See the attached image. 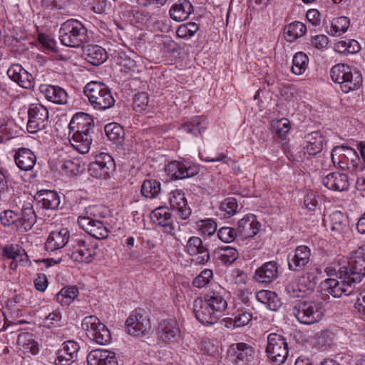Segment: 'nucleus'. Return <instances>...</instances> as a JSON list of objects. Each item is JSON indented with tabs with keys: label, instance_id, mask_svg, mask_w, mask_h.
<instances>
[{
	"label": "nucleus",
	"instance_id": "nucleus-1",
	"mask_svg": "<svg viewBox=\"0 0 365 365\" xmlns=\"http://www.w3.org/2000/svg\"><path fill=\"white\" fill-rule=\"evenodd\" d=\"M222 290L209 291L203 297L194 301L193 309L196 319L204 325L215 324L224 314L227 302Z\"/></svg>",
	"mask_w": 365,
	"mask_h": 365
},
{
	"label": "nucleus",
	"instance_id": "nucleus-2",
	"mask_svg": "<svg viewBox=\"0 0 365 365\" xmlns=\"http://www.w3.org/2000/svg\"><path fill=\"white\" fill-rule=\"evenodd\" d=\"M93 117L83 112L75 113L68 124V138L72 146L80 153H88L93 141Z\"/></svg>",
	"mask_w": 365,
	"mask_h": 365
},
{
	"label": "nucleus",
	"instance_id": "nucleus-3",
	"mask_svg": "<svg viewBox=\"0 0 365 365\" xmlns=\"http://www.w3.org/2000/svg\"><path fill=\"white\" fill-rule=\"evenodd\" d=\"M61 42L69 47L78 48L88 41L87 29L78 20L71 19L61 24Z\"/></svg>",
	"mask_w": 365,
	"mask_h": 365
},
{
	"label": "nucleus",
	"instance_id": "nucleus-4",
	"mask_svg": "<svg viewBox=\"0 0 365 365\" xmlns=\"http://www.w3.org/2000/svg\"><path fill=\"white\" fill-rule=\"evenodd\" d=\"M339 274L347 275V278L358 284L365 277V245L351 252L346 265L339 267Z\"/></svg>",
	"mask_w": 365,
	"mask_h": 365
},
{
	"label": "nucleus",
	"instance_id": "nucleus-5",
	"mask_svg": "<svg viewBox=\"0 0 365 365\" xmlns=\"http://www.w3.org/2000/svg\"><path fill=\"white\" fill-rule=\"evenodd\" d=\"M288 353V344L282 335L277 333L268 334L266 354L271 364L273 365L284 364Z\"/></svg>",
	"mask_w": 365,
	"mask_h": 365
},
{
	"label": "nucleus",
	"instance_id": "nucleus-6",
	"mask_svg": "<svg viewBox=\"0 0 365 365\" xmlns=\"http://www.w3.org/2000/svg\"><path fill=\"white\" fill-rule=\"evenodd\" d=\"M87 336L93 341L101 345H106L111 340L110 331L99 319L93 315L86 317L81 324Z\"/></svg>",
	"mask_w": 365,
	"mask_h": 365
},
{
	"label": "nucleus",
	"instance_id": "nucleus-7",
	"mask_svg": "<svg viewBox=\"0 0 365 365\" xmlns=\"http://www.w3.org/2000/svg\"><path fill=\"white\" fill-rule=\"evenodd\" d=\"M293 314L301 324H312L322 319L323 309L320 303L311 301L299 302L293 308Z\"/></svg>",
	"mask_w": 365,
	"mask_h": 365
},
{
	"label": "nucleus",
	"instance_id": "nucleus-8",
	"mask_svg": "<svg viewBox=\"0 0 365 365\" xmlns=\"http://www.w3.org/2000/svg\"><path fill=\"white\" fill-rule=\"evenodd\" d=\"M156 336L158 341L164 344L171 345L178 343L181 337L178 322L173 318L160 320L156 329Z\"/></svg>",
	"mask_w": 365,
	"mask_h": 365
},
{
	"label": "nucleus",
	"instance_id": "nucleus-9",
	"mask_svg": "<svg viewBox=\"0 0 365 365\" xmlns=\"http://www.w3.org/2000/svg\"><path fill=\"white\" fill-rule=\"evenodd\" d=\"M71 258L76 262L90 263L96 255L97 245L90 240L77 238L71 241Z\"/></svg>",
	"mask_w": 365,
	"mask_h": 365
},
{
	"label": "nucleus",
	"instance_id": "nucleus-10",
	"mask_svg": "<svg viewBox=\"0 0 365 365\" xmlns=\"http://www.w3.org/2000/svg\"><path fill=\"white\" fill-rule=\"evenodd\" d=\"M356 283L351 279L347 278V275L339 274V279L329 278L324 280V287L329 294L334 297L339 298L349 296L353 293Z\"/></svg>",
	"mask_w": 365,
	"mask_h": 365
},
{
	"label": "nucleus",
	"instance_id": "nucleus-11",
	"mask_svg": "<svg viewBox=\"0 0 365 365\" xmlns=\"http://www.w3.org/2000/svg\"><path fill=\"white\" fill-rule=\"evenodd\" d=\"M165 170L171 179L182 180L196 175L200 167L185 161L173 160L165 166Z\"/></svg>",
	"mask_w": 365,
	"mask_h": 365
},
{
	"label": "nucleus",
	"instance_id": "nucleus-12",
	"mask_svg": "<svg viewBox=\"0 0 365 365\" xmlns=\"http://www.w3.org/2000/svg\"><path fill=\"white\" fill-rule=\"evenodd\" d=\"M125 329L130 335L142 336L150 332L151 322L148 316L135 311L126 319Z\"/></svg>",
	"mask_w": 365,
	"mask_h": 365
},
{
	"label": "nucleus",
	"instance_id": "nucleus-13",
	"mask_svg": "<svg viewBox=\"0 0 365 365\" xmlns=\"http://www.w3.org/2000/svg\"><path fill=\"white\" fill-rule=\"evenodd\" d=\"M29 120L27 130L30 133H36L44 129L48 120V111L41 104H33L28 110Z\"/></svg>",
	"mask_w": 365,
	"mask_h": 365
},
{
	"label": "nucleus",
	"instance_id": "nucleus-14",
	"mask_svg": "<svg viewBox=\"0 0 365 365\" xmlns=\"http://www.w3.org/2000/svg\"><path fill=\"white\" fill-rule=\"evenodd\" d=\"M227 359L235 365H250L254 359V350L245 343L233 344L228 349Z\"/></svg>",
	"mask_w": 365,
	"mask_h": 365
},
{
	"label": "nucleus",
	"instance_id": "nucleus-15",
	"mask_svg": "<svg viewBox=\"0 0 365 365\" xmlns=\"http://www.w3.org/2000/svg\"><path fill=\"white\" fill-rule=\"evenodd\" d=\"M114 160L110 155L101 153L96 155L95 160L90 163L91 174L96 178L108 175L115 169Z\"/></svg>",
	"mask_w": 365,
	"mask_h": 365
},
{
	"label": "nucleus",
	"instance_id": "nucleus-16",
	"mask_svg": "<svg viewBox=\"0 0 365 365\" xmlns=\"http://www.w3.org/2000/svg\"><path fill=\"white\" fill-rule=\"evenodd\" d=\"M79 226L93 237L101 240L108 237L109 230L103 220L78 218Z\"/></svg>",
	"mask_w": 365,
	"mask_h": 365
},
{
	"label": "nucleus",
	"instance_id": "nucleus-17",
	"mask_svg": "<svg viewBox=\"0 0 365 365\" xmlns=\"http://www.w3.org/2000/svg\"><path fill=\"white\" fill-rule=\"evenodd\" d=\"M260 227L257 217L253 214H247L238 221V237L242 239L252 238L259 232Z\"/></svg>",
	"mask_w": 365,
	"mask_h": 365
},
{
	"label": "nucleus",
	"instance_id": "nucleus-18",
	"mask_svg": "<svg viewBox=\"0 0 365 365\" xmlns=\"http://www.w3.org/2000/svg\"><path fill=\"white\" fill-rule=\"evenodd\" d=\"M79 345L74 341H68L63 344L62 347L56 352L54 360L56 365H71L77 359Z\"/></svg>",
	"mask_w": 365,
	"mask_h": 365
},
{
	"label": "nucleus",
	"instance_id": "nucleus-19",
	"mask_svg": "<svg viewBox=\"0 0 365 365\" xmlns=\"http://www.w3.org/2000/svg\"><path fill=\"white\" fill-rule=\"evenodd\" d=\"M17 351L23 358L38 354V344L34 340L31 333L23 332L18 336Z\"/></svg>",
	"mask_w": 365,
	"mask_h": 365
},
{
	"label": "nucleus",
	"instance_id": "nucleus-20",
	"mask_svg": "<svg viewBox=\"0 0 365 365\" xmlns=\"http://www.w3.org/2000/svg\"><path fill=\"white\" fill-rule=\"evenodd\" d=\"M311 250L305 245L298 246L288 256L289 269L294 271L302 269L309 262Z\"/></svg>",
	"mask_w": 365,
	"mask_h": 365
},
{
	"label": "nucleus",
	"instance_id": "nucleus-21",
	"mask_svg": "<svg viewBox=\"0 0 365 365\" xmlns=\"http://www.w3.org/2000/svg\"><path fill=\"white\" fill-rule=\"evenodd\" d=\"M170 207L175 210L177 215L182 220L187 219L191 215V209L187 205V200L182 191L176 190L169 194Z\"/></svg>",
	"mask_w": 365,
	"mask_h": 365
},
{
	"label": "nucleus",
	"instance_id": "nucleus-22",
	"mask_svg": "<svg viewBox=\"0 0 365 365\" xmlns=\"http://www.w3.org/2000/svg\"><path fill=\"white\" fill-rule=\"evenodd\" d=\"M323 185L330 190L342 192L349 187L346 174L339 172L330 173L322 179Z\"/></svg>",
	"mask_w": 365,
	"mask_h": 365
},
{
	"label": "nucleus",
	"instance_id": "nucleus-23",
	"mask_svg": "<svg viewBox=\"0 0 365 365\" xmlns=\"http://www.w3.org/2000/svg\"><path fill=\"white\" fill-rule=\"evenodd\" d=\"M86 359L88 365H118L115 354L108 349L92 350Z\"/></svg>",
	"mask_w": 365,
	"mask_h": 365
},
{
	"label": "nucleus",
	"instance_id": "nucleus-24",
	"mask_svg": "<svg viewBox=\"0 0 365 365\" xmlns=\"http://www.w3.org/2000/svg\"><path fill=\"white\" fill-rule=\"evenodd\" d=\"M34 198L38 206L46 210H55L60 204V196L54 190H39L36 192Z\"/></svg>",
	"mask_w": 365,
	"mask_h": 365
},
{
	"label": "nucleus",
	"instance_id": "nucleus-25",
	"mask_svg": "<svg viewBox=\"0 0 365 365\" xmlns=\"http://www.w3.org/2000/svg\"><path fill=\"white\" fill-rule=\"evenodd\" d=\"M69 231L67 228L51 232L45 243L47 251L53 252L65 247L69 240Z\"/></svg>",
	"mask_w": 365,
	"mask_h": 365
},
{
	"label": "nucleus",
	"instance_id": "nucleus-26",
	"mask_svg": "<svg viewBox=\"0 0 365 365\" xmlns=\"http://www.w3.org/2000/svg\"><path fill=\"white\" fill-rule=\"evenodd\" d=\"M14 158L16 166L24 171L32 170L36 163V156L34 152L26 148L16 150Z\"/></svg>",
	"mask_w": 365,
	"mask_h": 365
},
{
	"label": "nucleus",
	"instance_id": "nucleus-27",
	"mask_svg": "<svg viewBox=\"0 0 365 365\" xmlns=\"http://www.w3.org/2000/svg\"><path fill=\"white\" fill-rule=\"evenodd\" d=\"M151 218L153 221L163 227V232L168 234L174 235L172 215L167 207H160L152 212Z\"/></svg>",
	"mask_w": 365,
	"mask_h": 365
},
{
	"label": "nucleus",
	"instance_id": "nucleus-28",
	"mask_svg": "<svg viewBox=\"0 0 365 365\" xmlns=\"http://www.w3.org/2000/svg\"><path fill=\"white\" fill-rule=\"evenodd\" d=\"M84 58L93 66H99L108 59V53L105 48L94 44H89L83 47Z\"/></svg>",
	"mask_w": 365,
	"mask_h": 365
},
{
	"label": "nucleus",
	"instance_id": "nucleus-29",
	"mask_svg": "<svg viewBox=\"0 0 365 365\" xmlns=\"http://www.w3.org/2000/svg\"><path fill=\"white\" fill-rule=\"evenodd\" d=\"M313 288V284L308 278L302 276L291 281L286 287V292L291 297H302Z\"/></svg>",
	"mask_w": 365,
	"mask_h": 365
},
{
	"label": "nucleus",
	"instance_id": "nucleus-30",
	"mask_svg": "<svg viewBox=\"0 0 365 365\" xmlns=\"http://www.w3.org/2000/svg\"><path fill=\"white\" fill-rule=\"evenodd\" d=\"M279 276V266L274 261L264 263L255 272V278L262 283H269Z\"/></svg>",
	"mask_w": 365,
	"mask_h": 365
},
{
	"label": "nucleus",
	"instance_id": "nucleus-31",
	"mask_svg": "<svg viewBox=\"0 0 365 365\" xmlns=\"http://www.w3.org/2000/svg\"><path fill=\"white\" fill-rule=\"evenodd\" d=\"M93 108L106 110L114 106L115 100L112 93H84Z\"/></svg>",
	"mask_w": 365,
	"mask_h": 365
},
{
	"label": "nucleus",
	"instance_id": "nucleus-32",
	"mask_svg": "<svg viewBox=\"0 0 365 365\" xmlns=\"http://www.w3.org/2000/svg\"><path fill=\"white\" fill-rule=\"evenodd\" d=\"M323 148V136L318 132H312L304 136L303 149L304 153L314 155L319 153Z\"/></svg>",
	"mask_w": 365,
	"mask_h": 365
},
{
	"label": "nucleus",
	"instance_id": "nucleus-33",
	"mask_svg": "<svg viewBox=\"0 0 365 365\" xmlns=\"http://www.w3.org/2000/svg\"><path fill=\"white\" fill-rule=\"evenodd\" d=\"M193 7L188 0H179L170 9V16L175 21L186 20L192 12Z\"/></svg>",
	"mask_w": 365,
	"mask_h": 365
},
{
	"label": "nucleus",
	"instance_id": "nucleus-34",
	"mask_svg": "<svg viewBox=\"0 0 365 365\" xmlns=\"http://www.w3.org/2000/svg\"><path fill=\"white\" fill-rule=\"evenodd\" d=\"M207 124V120L205 116H195L184 123L180 129L196 137L206 129Z\"/></svg>",
	"mask_w": 365,
	"mask_h": 365
},
{
	"label": "nucleus",
	"instance_id": "nucleus-35",
	"mask_svg": "<svg viewBox=\"0 0 365 365\" xmlns=\"http://www.w3.org/2000/svg\"><path fill=\"white\" fill-rule=\"evenodd\" d=\"M331 79L341 85V89L344 88L347 81L352 78V73L349 66L345 64H337L331 69Z\"/></svg>",
	"mask_w": 365,
	"mask_h": 365
},
{
	"label": "nucleus",
	"instance_id": "nucleus-36",
	"mask_svg": "<svg viewBox=\"0 0 365 365\" xmlns=\"http://www.w3.org/2000/svg\"><path fill=\"white\" fill-rule=\"evenodd\" d=\"M255 297L258 302L264 304L272 311H277L281 306L280 300L274 292L260 290L256 293Z\"/></svg>",
	"mask_w": 365,
	"mask_h": 365
},
{
	"label": "nucleus",
	"instance_id": "nucleus-37",
	"mask_svg": "<svg viewBox=\"0 0 365 365\" xmlns=\"http://www.w3.org/2000/svg\"><path fill=\"white\" fill-rule=\"evenodd\" d=\"M252 318V314L245 309H238L232 314V317L227 318L225 326L227 328L242 327L249 324Z\"/></svg>",
	"mask_w": 365,
	"mask_h": 365
},
{
	"label": "nucleus",
	"instance_id": "nucleus-38",
	"mask_svg": "<svg viewBox=\"0 0 365 365\" xmlns=\"http://www.w3.org/2000/svg\"><path fill=\"white\" fill-rule=\"evenodd\" d=\"M215 256L222 264L228 265L233 263L238 258V252L234 247L224 246L215 250Z\"/></svg>",
	"mask_w": 365,
	"mask_h": 365
},
{
	"label": "nucleus",
	"instance_id": "nucleus-39",
	"mask_svg": "<svg viewBox=\"0 0 365 365\" xmlns=\"http://www.w3.org/2000/svg\"><path fill=\"white\" fill-rule=\"evenodd\" d=\"M306 31L305 24L300 21H294L285 26L284 34L287 41L293 42L298 38L303 36Z\"/></svg>",
	"mask_w": 365,
	"mask_h": 365
},
{
	"label": "nucleus",
	"instance_id": "nucleus-40",
	"mask_svg": "<svg viewBox=\"0 0 365 365\" xmlns=\"http://www.w3.org/2000/svg\"><path fill=\"white\" fill-rule=\"evenodd\" d=\"M19 221V226H21L24 230L31 229L36 222V215L31 206L23 207L21 212H18Z\"/></svg>",
	"mask_w": 365,
	"mask_h": 365
},
{
	"label": "nucleus",
	"instance_id": "nucleus-41",
	"mask_svg": "<svg viewBox=\"0 0 365 365\" xmlns=\"http://www.w3.org/2000/svg\"><path fill=\"white\" fill-rule=\"evenodd\" d=\"M161 191L160 182L156 180H145L141 185V194L146 198H155Z\"/></svg>",
	"mask_w": 365,
	"mask_h": 365
},
{
	"label": "nucleus",
	"instance_id": "nucleus-42",
	"mask_svg": "<svg viewBox=\"0 0 365 365\" xmlns=\"http://www.w3.org/2000/svg\"><path fill=\"white\" fill-rule=\"evenodd\" d=\"M271 127L275 135L282 140L286 139L290 129V121L286 118L274 119L271 121Z\"/></svg>",
	"mask_w": 365,
	"mask_h": 365
},
{
	"label": "nucleus",
	"instance_id": "nucleus-43",
	"mask_svg": "<svg viewBox=\"0 0 365 365\" xmlns=\"http://www.w3.org/2000/svg\"><path fill=\"white\" fill-rule=\"evenodd\" d=\"M346 223V217L340 211L334 212L329 216V226L332 231L339 233L344 232Z\"/></svg>",
	"mask_w": 365,
	"mask_h": 365
},
{
	"label": "nucleus",
	"instance_id": "nucleus-44",
	"mask_svg": "<svg viewBox=\"0 0 365 365\" xmlns=\"http://www.w3.org/2000/svg\"><path fill=\"white\" fill-rule=\"evenodd\" d=\"M3 255L13 260L24 262L27 261L28 256L25 251L17 245H6L3 249Z\"/></svg>",
	"mask_w": 365,
	"mask_h": 365
},
{
	"label": "nucleus",
	"instance_id": "nucleus-45",
	"mask_svg": "<svg viewBox=\"0 0 365 365\" xmlns=\"http://www.w3.org/2000/svg\"><path fill=\"white\" fill-rule=\"evenodd\" d=\"M78 294V289L76 287H66L61 289L56 295L58 302L63 306L71 304Z\"/></svg>",
	"mask_w": 365,
	"mask_h": 365
},
{
	"label": "nucleus",
	"instance_id": "nucleus-46",
	"mask_svg": "<svg viewBox=\"0 0 365 365\" xmlns=\"http://www.w3.org/2000/svg\"><path fill=\"white\" fill-rule=\"evenodd\" d=\"M349 27V19L346 16H339L332 20L328 34L331 36L341 35Z\"/></svg>",
	"mask_w": 365,
	"mask_h": 365
},
{
	"label": "nucleus",
	"instance_id": "nucleus-47",
	"mask_svg": "<svg viewBox=\"0 0 365 365\" xmlns=\"http://www.w3.org/2000/svg\"><path fill=\"white\" fill-rule=\"evenodd\" d=\"M115 61L120 66V71L125 73L133 71L136 68L135 61L125 52L118 53Z\"/></svg>",
	"mask_w": 365,
	"mask_h": 365
},
{
	"label": "nucleus",
	"instance_id": "nucleus-48",
	"mask_svg": "<svg viewBox=\"0 0 365 365\" xmlns=\"http://www.w3.org/2000/svg\"><path fill=\"white\" fill-rule=\"evenodd\" d=\"M61 170L67 175H76L81 172L82 166L78 158L68 159L62 162Z\"/></svg>",
	"mask_w": 365,
	"mask_h": 365
},
{
	"label": "nucleus",
	"instance_id": "nucleus-49",
	"mask_svg": "<svg viewBox=\"0 0 365 365\" xmlns=\"http://www.w3.org/2000/svg\"><path fill=\"white\" fill-rule=\"evenodd\" d=\"M308 57L303 52L295 53L292 60V71L296 75L302 74L308 64Z\"/></svg>",
	"mask_w": 365,
	"mask_h": 365
},
{
	"label": "nucleus",
	"instance_id": "nucleus-50",
	"mask_svg": "<svg viewBox=\"0 0 365 365\" xmlns=\"http://www.w3.org/2000/svg\"><path fill=\"white\" fill-rule=\"evenodd\" d=\"M199 30V26L194 22L181 24L177 29L176 34L180 38H190Z\"/></svg>",
	"mask_w": 365,
	"mask_h": 365
},
{
	"label": "nucleus",
	"instance_id": "nucleus-51",
	"mask_svg": "<svg viewBox=\"0 0 365 365\" xmlns=\"http://www.w3.org/2000/svg\"><path fill=\"white\" fill-rule=\"evenodd\" d=\"M198 232L205 236L212 235L217 230V223L212 219L208 218L197 222Z\"/></svg>",
	"mask_w": 365,
	"mask_h": 365
},
{
	"label": "nucleus",
	"instance_id": "nucleus-52",
	"mask_svg": "<svg viewBox=\"0 0 365 365\" xmlns=\"http://www.w3.org/2000/svg\"><path fill=\"white\" fill-rule=\"evenodd\" d=\"M212 277V270L210 269H205L194 278L192 284L193 287L201 289L207 285L210 282Z\"/></svg>",
	"mask_w": 365,
	"mask_h": 365
},
{
	"label": "nucleus",
	"instance_id": "nucleus-53",
	"mask_svg": "<svg viewBox=\"0 0 365 365\" xmlns=\"http://www.w3.org/2000/svg\"><path fill=\"white\" fill-rule=\"evenodd\" d=\"M238 208L237 201L235 197L225 198L220 205V210L224 212L225 217H230L237 212Z\"/></svg>",
	"mask_w": 365,
	"mask_h": 365
},
{
	"label": "nucleus",
	"instance_id": "nucleus-54",
	"mask_svg": "<svg viewBox=\"0 0 365 365\" xmlns=\"http://www.w3.org/2000/svg\"><path fill=\"white\" fill-rule=\"evenodd\" d=\"M104 130L108 138L111 141H118L123 138V128L118 123L107 124Z\"/></svg>",
	"mask_w": 365,
	"mask_h": 365
},
{
	"label": "nucleus",
	"instance_id": "nucleus-55",
	"mask_svg": "<svg viewBox=\"0 0 365 365\" xmlns=\"http://www.w3.org/2000/svg\"><path fill=\"white\" fill-rule=\"evenodd\" d=\"M19 218L18 212L12 210H6L0 214V222L4 227L16 225L19 227Z\"/></svg>",
	"mask_w": 365,
	"mask_h": 365
},
{
	"label": "nucleus",
	"instance_id": "nucleus-56",
	"mask_svg": "<svg viewBox=\"0 0 365 365\" xmlns=\"http://www.w3.org/2000/svg\"><path fill=\"white\" fill-rule=\"evenodd\" d=\"M203 160L206 162H222L224 164L232 167L235 172H241L240 168L239 165H237L236 161L222 153H217L215 158L207 157L206 158L203 159Z\"/></svg>",
	"mask_w": 365,
	"mask_h": 365
},
{
	"label": "nucleus",
	"instance_id": "nucleus-57",
	"mask_svg": "<svg viewBox=\"0 0 365 365\" xmlns=\"http://www.w3.org/2000/svg\"><path fill=\"white\" fill-rule=\"evenodd\" d=\"M217 236L221 241L230 243L238 236L237 230L230 227H222L218 230Z\"/></svg>",
	"mask_w": 365,
	"mask_h": 365
},
{
	"label": "nucleus",
	"instance_id": "nucleus-58",
	"mask_svg": "<svg viewBox=\"0 0 365 365\" xmlns=\"http://www.w3.org/2000/svg\"><path fill=\"white\" fill-rule=\"evenodd\" d=\"M205 247L202 240L198 237L193 236L188 240L185 250L190 256H193Z\"/></svg>",
	"mask_w": 365,
	"mask_h": 365
},
{
	"label": "nucleus",
	"instance_id": "nucleus-59",
	"mask_svg": "<svg viewBox=\"0 0 365 365\" xmlns=\"http://www.w3.org/2000/svg\"><path fill=\"white\" fill-rule=\"evenodd\" d=\"M78 218H88V220L92 219L95 220H103L104 218L102 212V207L100 206L94 205L90 206L86 208L85 214Z\"/></svg>",
	"mask_w": 365,
	"mask_h": 365
},
{
	"label": "nucleus",
	"instance_id": "nucleus-60",
	"mask_svg": "<svg viewBox=\"0 0 365 365\" xmlns=\"http://www.w3.org/2000/svg\"><path fill=\"white\" fill-rule=\"evenodd\" d=\"M46 98L53 103L63 105L68 102V93H43Z\"/></svg>",
	"mask_w": 365,
	"mask_h": 365
},
{
	"label": "nucleus",
	"instance_id": "nucleus-61",
	"mask_svg": "<svg viewBox=\"0 0 365 365\" xmlns=\"http://www.w3.org/2000/svg\"><path fill=\"white\" fill-rule=\"evenodd\" d=\"M16 83L24 89H31L34 87L32 76L25 69H23L19 80Z\"/></svg>",
	"mask_w": 365,
	"mask_h": 365
},
{
	"label": "nucleus",
	"instance_id": "nucleus-62",
	"mask_svg": "<svg viewBox=\"0 0 365 365\" xmlns=\"http://www.w3.org/2000/svg\"><path fill=\"white\" fill-rule=\"evenodd\" d=\"M38 41L44 52L49 53L55 51L56 42L48 36L40 34L38 36Z\"/></svg>",
	"mask_w": 365,
	"mask_h": 365
},
{
	"label": "nucleus",
	"instance_id": "nucleus-63",
	"mask_svg": "<svg viewBox=\"0 0 365 365\" xmlns=\"http://www.w3.org/2000/svg\"><path fill=\"white\" fill-rule=\"evenodd\" d=\"M311 43L314 47L322 50L327 48L329 43V39L327 36L319 34L312 37Z\"/></svg>",
	"mask_w": 365,
	"mask_h": 365
},
{
	"label": "nucleus",
	"instance_id": "nucleus-64",
	"mask_svg": "<svg viewBox=\"0 0 365 365\" xmlns=\"http://www.w3.org/2000/svg\"><path fill=\"white\" fill-rule=\"evenodd\" d=\"M304 205L309 211L315 210L318 202L316 199V194L314 192L310 191L306 194L304 196Z\"/></svg>",
	"mask_w": 365,
	"mask_h": 365
}]
</instances>
